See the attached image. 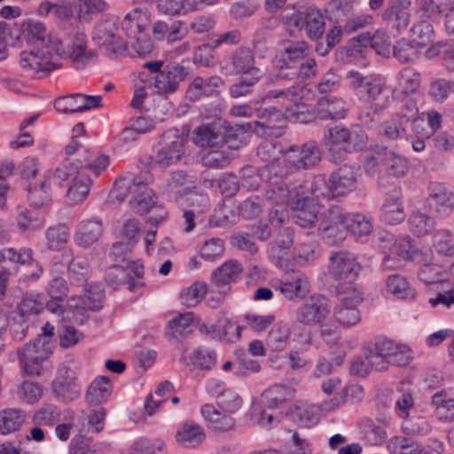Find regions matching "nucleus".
<instances>
[{
    "instance_id": "052dcab7",
    "label": "nucleus",
    "mask_w": 454,
    "mask_h": 454,
    "mask_svg": "<svg viewBox=\"0 0 454 454\" xmlns=\"http://www.w3.org/2000/svg\"><path fill=\"white\" fill-rule=\"evenodd\" d=\"M387 292L399 299L413 298L416 292L411 287L408 281L399 274L389 276L386 282Z\"/></svg>"
},
{
    "instance_id": "412c9836",
    "label": "nucleus",
    "mask_w": 454,
    "mask_h": 454,
    "mask_svg": "<svg viewBox=\"0 0 454 454\" xmlns=\"http://www.w3.org/2000/svg\"><path fill=\"white\" fill-rule=\"evenodd\" d=\"M336 197L345 196L356 189L358 185L359 168L343 165L330 176Z\"/></svg>"
},
{
    "instance_id": "09e8293b",
    "label": "nucleus",
    "mask_w": 454,
    "mask_h": 454,
    "mask_svg": "<svg viewBox=\"0 0 454 454\" xmlns=\"http://www.w3.org/2000/svg\"><path fill=\"white\" fill-rule=\"evenodd\" d=\"M144 179L131 175L120 176L114 183L112 195L120 202L125 200L129 195H135L138 186L142 184Z\"/></svg>"
},
{
    "instance_id": "e433bc0d",
    "label": "nucleus",
    "mask_w": 454,
    "mask_h": 454,
    "mask_svg": "<svg viewBox=\"0 0 454 454\" xmlns=\"http://www.w3.org/2000/svg\"><path fill=\"white\" fill-rule=\"evenodd\" d=\"M294 393V389L288 385L275 384L262 393V397L268 408L276 409L291 401Z\"/></svg>"
},
{
    "instance_id": "4468645a",
    "label": "nucleus",
    "mask_w": 454,
    "mask_h": 454,
    "mask_svg": "<svg viewBox=\"0 0 454 454\" xmlns=\"http://www.w3.org/2000/svg\"><path fill=\"white\" fill-rule=\"evenodd\" d=\"M189 74L188 70L178 63L166 65L162 70L156 74L154 87L158 94L167 95L175 92Z\"/></svg>"
},
{
    "instance_id": "f03ea898",
    "label": "nucleus",
    "mask_w": 454,
    "mask_h": 454,
    "mask_svg": "<svg viewBox=\"0 0 454 454\" xmlns=\"http://www.w3.org/2000/svg\"><path fill=\"white\" fill-rule=\"evenodd\" d=\"M261 176L266 186L265 199L271 204L284 206L289 203L290 190L286 184L287 170L278 163L267 164L261 168Z\"/></svg>"
},
{
    "instance_id": "f704fd0d",
    "label": "nucleus",
    "mask_w": 454,
    "mask_h": 454,
    "mask_svg": "<svg viewBox=\"0 0 454 454\" xmlns=\"http://www.w3.org/2000/svg\"><path fill=\"white\" fill-rule=\"evenodd\" d=\"M81 171L78 162L66 160L54 171L49 172L45 177L51 184L64 187L67 186Z\"/></svg>"
},
{
    "instance_id": "a211bd4d",
    "label": "nucleus",
    "mask_w": 454,
    "mask_h": 454,
    "mask_svg": "<svg viewBox=\"0 0 454 454\" xmlns=\"http://www.w3.org/2000/svg\"><path fill=\"white\" fill-rule=\"evenodd\" d=\"M411 5V0H390L382 13L383 20L390 27L403 31L410 25Z\"/></svg>"
},
{
    "instance_id": "bf43d9fd",
    "label": "nucleus",
    "mask_w": 454,
    "mask_h": 454,
    "mask_svg": "<svg viewBox=\"0 0 454 454\" xmlns=\"http://www.w3.org/2000/svg\"><path fill=\"white\" fill-rule=\"evenodd\" d=\"M45 297L43 294H27L18 307L20 317L26 319L28 316L39 314L43 309Z\"/></svg>"
},
{
    "instance_id": "423d86ee",
    "label": "nucleus",
    "mask_w": 454,
    "mask_h": 454,
    "mask_svg": "<svg viewBox=\"0 0 454 454\" xmlns=\"http://www.w3.org/2000/svg\"><path fill=\"white\" fill-rule=\"evenodd\" d=\"M51 353L48 343L42 335H38L33 341L27 343L18 350L20 367L27 375H39L42 364Z\"/></svg>"
},
{
    "instance_id": "e2e57ef3",
    "label": "nucleus",
    "mask_w": 454,
    "mask_h": 454,
    "mask_svg": "<svg viewBox=\"0 0 454 454\" xmlns=\"http://www.w3.org/2000/svg\"><path fill=\"white\" fill-rule=\"evenodd\" d=\"M290 329L286 324H277L268 334L267 346L274 351L283 350L290 337Z\"/></svg>"
},
{
    "instance_id": "6e6552de",
    "label": "nucleus",
    "mask_w": 454,
    "mask_h": 454,
    "mask_svg": "<svg viewBox=\"0 0 454 454\" xmlns=\"http://www.w3.org/2000/svg\"><path fill=\"white\" fill-rule=\"evenodd\" d=\"M346 78L356 97L364 102L377 100L385 87L384 79L376 74L364 75L358 71H349Z\"/></svg>"
},
{
    "instance_id": "864d4df0",
    "label": "nucleus",
    "mask_w": 454,
    "mask_h": 454,
    "mask_svg": "<svg viewBox=\"0 0 454 454\" xmlns=\"http://www.w3.org/2000/svg\"><path fill=\"white\" fill-rule=\"evenodd\" d=\"M425 257L426 255L421 258L422 262L418 263L420 265L418 271V278L419 280L427 285L442 282L443 277L442 269L439 264L432 262L433 253L431 252V255L428 260H426Z\"/></svg>"
},
{
    "instance_id": "de8ad7c7",
    "label": "nucleus",
    "mask_w": 454,
    "mask_h": 454,
    "mask_svg": "<svg viewBox=\"0 0 454 454\" xmlns=\"http://www.w3.org/2000/svg\"><path fill=\"white\" fill-rule=\"evenodd\" d=\"M348 136V129L339 125L331 127L325 133L324 145L330 152H346Z\"/></svg>"
},
{
    "instance_id": "a878e982",
    "label": "nucleus",
    "mask_w": 454,
    "mask_h": 454,
    "mask_svg": "<svg viewBox=\"0 0 454 454\" xmlns=\"http://www.w3.org/2000/svg\"><path fill=\"white\" fill-rule=\"evenodd\" d=\"M222 85L223 80L219 76H197L189 84L186 97L192 101H196L202 97H209L215 94L217 89Z\"/></svg>"
},
{
    "instance_id": "5fc2aeb1",
    "label": "nucleus",
    "mask_w": 454,
    "mask_h": 454,
    "mask_svg": "<svg viewBox=\"0 0 454 454\" xmlns=\"http://www.w3.org/2000/svg\"><path fill=\"white\" fill-rule=\"evenodd\" d=\"M145 15L136 9L124 17L121 22L122 30L128 37L137 38L145 28Z\"/></svg>"
},
{
    "instance_id": "393cba45",
    "label": "nucleus",
    "mask_w": 454,
    "mask_h": 454,
    "mask_svg": "<svg viewBox=\"0 0 454 454\" xmlns=\"http://www.w3.org/2000/svg\"><path fill=\"white\" fill-rule=\"evenodd\" d=\"M257 116L263 121L247 122L241 126V129L246 131L251 130L258 135H271V129L275 127L280 128L281 126L278 125V123L284 121L281 111L277 110L274 107L259 110Z\"/></svg>"
},
{
    "instance_id": "0eeeda50",
    "label": "nucleus",
    "mask_w": 454,
    "mask_h": 454,
    "mask_svg": "<svg viewBox=\"0 0 454 454\" xmlns=\"http://www.w3.org/2000/svg\"><path fill=\"white\" fill-rule=\"evenodd\" d=\"M117 30L114 20H106L98 22L92 32L93 42L111 58L121 55L127 50V43L117 35Z\"/></svg>"
},
{
    "instance_id": "2f4dec72",
    "label": "nucleus",
    "mask_w": 454,
    "mask_h": 454,
    "mask_svg": "<svg viewBox=\"0 0 454 454\" xmlns=\"http://www.w3.org/2000/svg\"><path fill=\"white\" fill-rule=\"evenodd\" d=\"M381 220L388 224H398L402 223L406 214L400 192L387 196L381 207Z\"/></svg>"
},
{
    "instance_id": "4d7b16f0",
    "label": "nucleus",
    "mask_w": 454,
    "mask_h": 454,
    "mask_svg": "<svg viewBox=\"0 0 454 454\" xmlns=\"http://www.w3.org/2000/svg\"><path fill=\"white\" fill-rule=\"evenodd\" d=\"M345 223L347 231L357 238L368 236L372 230L371 220L361 214H345Z\"/></svg>"
},
{
    "instance_id": "9b49d317",
    "label": "nucleus",
    "mask_w": 454,
    "mask_h": 454,
    "mask_svg": "<svg viewBox=\"0 0 454 454\" xmlns=\"http://www.w3.org/2000/svg\"><path fill=\"white\" fill-rule=\"evenodd\" d=\"M329 312L330 309L325 296L314 294L297 308L295 320L301 325L313 326L325 321Z\"/></svg>"
},
{
    "instance_id": "13d9d810",
    "label": "nucleus",
    "mask_w": 454,
    "mask_h": 454,
    "mask_svg": "<svg viewBox=\"0 0 454 454\" xmlns=\"http://www.w3.org/2000/svg\"><path fill=\"white\" fill-rule=\"evenodd\" d=\"M204 437L203 429L192 422L184 424L176 433V440L185 447L200 443Z\"/></svg>"
},
{
    "instance_id": "a18cd8bd",
    "label": "nucleus",
    "mask_w": 454,
    "mask_h": 454,
    "mask_svg": "<svg viewBox=\"0 0 454 454\" xmlns=\"http://www.w3.org/2000/svg\"><path fill=\"white\" fill-rule=\"evenodd\" d=\"M279 291L286 298H302L309 291L308 278L301 272H295L292 280L283 282L279 286Z\"/></svg>"
},
{
    "instance_id": "4be33fe9",
    "label": "nucleus",
    "mask_w": 454,
    "mask_h": 454,
    "mask_svg": "<svg viewBox=\"0 0 454 454\" xmlns=\"http://www.w3.org/2000/svg\"><path fill=\"white\" fill-rule=\"evenodd\" d=\"M103 232V223L99 218L85 219L77 224L74 240L77 246L87 248L98 242Z\"/></svg>"
},
{
    "instance_id": "9d476101",
    "label": "nucleus",
    "mask_w": 454,
    "mask_h": 454,
    "mask_svg": "<svg viewBox=\"0 0 454 454\" xmlns=\"http://www.w3.org/2000/svg\"><path fill=\"white\" fill-rule=\"evenodd\" d=\"M318 231L322 239L330 246L344 240L347 228L343 209L339 206L330 207L320 220Z\"/></svg>"
},
{
    "instance_id": "aec40b11",
    "label": "nucleus",
    "mask_w": 454,
    "mask_h": 454,
    "mask_svg": "<svg viewBox=\"0 0 454 454\" xmlns=\"http://www.w3.org/2000/svg\"><path fill=\"white\" fill-rule=\"evenodd\" d=\"M427 200V206L440 216H447L454 210V193L442 184H432Z\"/></svg>"
},
{
    "instance_id": "39448f33",
    "label": "nucleus",
    "mask_w": 454,
    "mask_h": 454,
    "mask_svg": "<svg viewBox=\"0 0 454 454\" xmlns=\"http://www.w3.org/2000/svg\"><path fill=\"white\" fill-rule=\"evenodd\" d=\"M184 137L176 128L164 131L160 140V148L157 151L154 164L167 168L179 161L184 153Z\"/></svg>"
},
{
    "instance_id": "a19ab883",
    "label": "nucleus",
    "mask_w": 454,
    "mask_h": 454,
    "mask_svg": "<svg viewBox=\"0 0 454 454\" xmlns=\"http://www.w3.org/2000/svg\"><path fill=\"white\" fill-rule=\"evenodd\" d=\"M63 256L67 260V272L71 284L75 286L85 284L88 273L86 260L74 258L72 249L64 250Z\"/></svg>"
},
{
    "instance_id": "1a4fd4ad",
    "label": "nucleus",
    "mask_w": 454,
    "mask_h": 454,
    "mask_svg": "<svg viewBox=\"0 0 454 454\" xmlns=\"http://www.w3.org/2000/svg\"><path fill=\"white\" fill-rule=\"evenodd\" d=\"M309 47L304 40L285 39L278 43V50L272 59L274 67L281 73L289 70L301 60L306 59Z\"/></svg>"
},
{
    "instance_id": "f257e3e1",
    "label": "nucleus",
    "mask_w": 454,
    "mask_h": 454,
    "mask_svg": "<svg viewBox=\"0 0 454 454\" xmlns=\"http://www.w3.org/2000/svg\"><path fill=\"white\" fill-rule=\"evenodd\" d=\"M22 34L27 43L35 46L29 51H22L20 66L36 73H49L56 68L51 61L53 54H59L61 42L57 37L48 35L43 23L28 20L22 24Z\"/></svg>"
},
{
    "instance_id": "69168bd1",
    "label": "nucleus",
    "mask_w": 454,
    "mask_h": 454,
    "mask_svg": "<svg viewBox=\"0 0 454 454\" xmlns=\"http://www.w3.org/2000/svg\"><path fill=\"white\" fill-rule=\"evenodd\" d=\"M157 10L165 15L176 16L192 10L191 0H158Z\"/></svg>"
},
{
    "instance_id": "473e14b6",
    "label": "nucleus",
    "mask_w": 454,
    "mask_h": 454,
    "mask_svg": "<svg viewBox=\"0 0 454 454\" xmlns=\"http://www.w3.org/2000/svg\"><path fill=\"white\" fill-rule=\"evenodd\" d=\"M393 254H396L400 259L411 260L415 263H419L422 257L426 255L428 260L431 255V249H419L412 244L410 237H399L396 239L393 247Z\"/></svg>"
},
{
    "instance_id": "ddd939ff",
    "label": "nucleus",
    "mask_w": 454,
    "mask_h": 454,
    "mask_svg": "<svg viewBox=\"0 0 454 454\" xmlns=\"http://www.w3.org/2000/svg\"><path fill=\"white\" fill-rule=\"evenodd\" d=\"M286 162L293 168L306 169L316 166L320 160V150L313 141L301 145H291L285 152Z\"/></svg>"
},
{
    "instance_id": "20e7f679",
    "label": "nucleus",
    "mask_w": 454,
    "mask_h": 454,
    "mask_svg": "<svg viewBox=\"0 0 454 454\" xmlns=\"http://www.w3.org/2000/svg\"><path fill=\"white\" fill-rule=\"evenodd\" d=\"M59 55H63L71 66L77 69H83L97 62L98 54L95 50L88 48V40L84 32H74L66 50H60Z\"/></svg>"
},
{
    "instance_id": "37998d69",
    "label": "nucleus",
    "mask_w": 454,
    "mask_h": 454,
    "mask_svg": "<svg viewBox=\"0 0 454 454\" xmlns=\"http://www.w3.org/2000/svg\"><path fill=\"white\" fill-rule=\"evenodd\" d=\"M432 404L441 419L454 420V390L443 389L432 396Z\"/></svg>"
},
{
    "instance_id": "f3484780",
    "label": "nucleus",
    "mask_w": 454,
    "mask_h": 454,
    "mask_svg": "<svg viewBox=\"0 0 454 454\" xmlns=\"http://www.w3.org/2000/svg\"><path fill=\"white\" fill-rule=\"evenodd\" d=\"M360 265L356 256L346 251L333 253L330 257L329 272L335 279H354L359 273Z\"/></svg>"
},
{
    "instance_id": "c85d7f7f",
    "label": "nucleus",
    "mask_w": 454,
    "mask_h": 454,
    "mask_svg": "<svg viewBox=\"0 0 454 454\" xmlns=\"http://www.w3.org/2000/svg\"><path fill=\"white\" fill-rule=\"evenodd\" d=\"M231 67L236 74L262 76L261 69L255 67L253 51L247 47H239L232 53Z\"/></svg>"
},
{
    "instance_id": "49530a36",
    "label": "nucleus",
    "mask_w": 454,
    "mask_h": 454,
    "mask_svg": "<svg viewBox=\"0 0 454 454\" xmlns=\"http://www.w3.org/2000/svg\"><path fill=\"white\" fill-rule=\"evenodd\" d=\"M111 394V382L106 376L96 378L86 392V401L90 404H100L107 400Z\"/></svg>"
},
{
    "instance_id": "c03bdc74",
    "label": "nucleus",
    "mask_w": 454,
    "mask_h": 454,
    "mask_svg": "<svg viewBox=\"0 0 454 454\" xmlns=\"http://www.w3.org/2000/svg\"><path fill=\"white\" fill-rule=\"evenodd\" d=\"M52 390L59 399L68 403L79 396L82 388L75 377H66L55 380Z\"/></svg>"
},
{
    "instance_id": "0e129e2a",
    "label": "nucleus",
    "mask_w": 454,
    "mask_h": 454,
    "mask_svg": "<svg viewBox=\"0 0 454 454\" xmlns=\"http://www.w3.org/2000/svg\"><path fill=\"white\" fill-rule=\"evenodd\" d=\"M16 220L20 231H35L43 229L45 223L41 215L27 209L20 210Z\"/></svg>"
},
{
    "instance_id": "4c0bfd02",
    "label": "nucleus",
    "mask_w": 454,
    "mask_h": 454,
    "mask_svg": "<svg viewBox=\"0 0 454 454\" xmlns=\"http://www.w3.org/2000/svg\"><path fill=\"white\" fill-rule=\"evenodd\" d=\"M421 48L407 38H401L393 44L391 53L393 57L402 64L413 63L419 59Z\"/></svg>"
},
{
    "instance_id": "7c9ffc66",
    "label": "nucleus",
    "mask_w": 454,
    "mask_h": 454,
    "mask_svg": "<svg viewBox=\"0 0 454 454\" xmlns=\"http://www.w3.org/2000/svg\"><path fill=\"white\" fill-rule=\"evenodd\" d=\"M296 204L292 215L294 223L302 228L312 226L319 214V205L309 198L298 200Z\"/></svg>"
},
{
    "instance_id": "b1692460",
    "label": "nucleus",
    "mask_w": 454,
    "mask_h": 454,
    "mask_svg": "<svg viewBox=\"0 0 454 454\" xmlns=\"http://www.w3.org/2000/svg\"><path fill=\"white\" fill-rule=\"evenodd\" d=\"M230 129H226V132L223 134L215 124H207L197 127L192 131V141L195 145L200 147H215L227 142L228 138L232 136Z\"/></svg>"
},
{
    "instance_id": "6ab92c4d",
    "label": "nucleus",
    "mask_w": 454,
    "mask_h": 454,
    "mask_svg": "<svg viewBox=\"0 0 454 454\" xmlns=\"http://www.w3.org/2000/svg\"><path fill=\"white\" fill-rule=\"evenodd\" d=\"M195 180L192 176L183 170L173 171L169 174L163 186V193L170 200H178L190 193L195 188Z\"/></svg>"
},
{
    "instance_id": "79ce46f5",
    "label": "nucleus",
    "mask_w": 454,
    "mask_h": 454,
    "mask_svg": "<svg viewBox=\"0 0 454 454\" xmlns=\"http://www.w3.org/2000/svg\"><path fill=\"white\" fill-rule=\"evenodd\" d=\"M194 319L192 312L181 313L168 324L166 335L168 339L183 340L192 332V324Z\"/></svg>"
},
{
    "instance_id": "72a5a7b5",
    "label": "nucleus",
    "mask_w": 454,
    "mask_h": 454,
    "mask_svg": "<svg viewBox=\"0 0 454 454\" xmlns=\"http://www.w3.org/2000/svg\"><path fill=\"white\" fill-rule=\"evenodd\" d=\"M151 177H145L144 182L133 197L129 200L131 207L138 214H147L152 207L157 204V196L155 192L147 186Z\"/></svg>"
},
{
    "instance_id": "2eb2a0df",
    "label": "nucleus",
    "mask_w": 454,
    "mask_h": 454,
    "mask_svg": "<svg viewBox=\"0 0 454 454\" xmlns=\"http://www.w3.org/2000/svg\"><path fill=\"white\" fill-rule=\"evenodd\" d=\"M372 347L375 349V352L380 353L392 365L405 366L412 359L411 350L408 346L396 343L384 337L377 338Z\"/></svg>"
},
{
    "instance_id": "58836bf2",
    "label": "nucleus",
    "mask_w": 454,
    "mask_h": 454,
    "mask_svg": "<svg viewBox=\"0 0 454 454\" xmlns=\"http://www.w3.org/2000/svg\"><path fill=\"white\" fill-rule=\"evenodd\" d=\"M301 63L299 65H294L289 70H283L281 73H278L276 74V78L281 80H307L314 77L317 73V62L312 58H308L303 59Z\"/></svg>"
},
{
    "instance_id": "cd10ccee",
    "label": "nucleus",
    "mask_w": 454,
    "mask_h": 454,
    "mask_svg": "<svg viewBox=\"0 0 454 454\" xmlns=\"http://www.w3.org/2000/svg\"><path fill=\"white\" fill-rule=\"evenodd\" d=\"M104 297V289L101 286H90V288L86 290V293L75 301L74 304H71L70 307L74 309V314H80L84 318H87L88 316L85 315L86 311L99 310L103 307Z\"/></svg>"
},
{
    "instance_id": "338daca9",
    "label": "nucleus",
    "mask_w": 454,
    "mask_h": 454,
    "mask_svg": "<svg viewBox=\"0 0 454 454\" xmlns=\"http://www.w3.org/2000/svg\"><path fill=\"white\" fill-rule=\"evenodd\" d=\"M191 361L200 370H211L216 364V353L214 349L200 347L191 355Z\"/></svg>"
},
{
    "instance_id": "774afa93",
    "label": "nucleus",
    "mask_w": 454,
    "mask_h": 454,
    "mask_svg": "<svg viewBox=\"0 0 454 454\" xmlns=\"http://www.w3.org/2000/svg\"><path fill=\"white\" fill-rule=\"evenodd\" d=\"M410 231L418 237L427 234L434 228V220L426 214L412 212L408 220Z\"/></svg>"
},
{
    "instance_id": "f8f14e48",
    "label": "nucleus",
    "mask_w": 454,
    "mask_h": 454,
    "mask_svg": "<svg viewBox=\"0 0 454 454\" xmlns=\"http://www.w3.org/2000/svg\"><path fill=\"white\" fill-rule=\"evenodd\" d=\"M387 449L390 454H441L443 445L439 441L423 445L413 438L397 435L388 441Z\"/></svg>"
},
{
    "instance_id": "7ed1b4c3",
    "label": "nucleus",
    "mask_w": 454,
    "mask_h": 454,
    "mask_svg": "<svg viewBox=\"0 0 454 454\" xmlns=\"http://www.w3.org/2000/svg\"><path fill=\"white\" fill-rule=\"evenodd\" d=\"M286 23L298 29L303 28L311 40H321L325 32L324 15L320 9L314 5L300 7L286 18Z\"/></svg>"
},
{
    "instance_id": "5701e85b",
    "label": "nucleus",
    "mask_w": 454,
    "mask_h": 454,
    "mask_svg": "<svg viewBox=\"0 0 454 454\" xmlns=\"http://www.w3.org/2000/svg\"><path fill=\"white\" fill-rule=\"evenodd\" d=\"M243 267L237 260L226 261L212 273V282L219 289L220 294L230 290V284L237 282L242 274Z\"/></svg>"
},
{
    "instance_id": "ea45409f",
    "label": "nucleus",
    "mask_w": 454,
    "mask_h": 454,
    "mask_svg": "<svg viewBox=\"0 0 454 454\" xmlns=\"http://www.w3.org/2000/svg\"><path fill=\"white\" fill-rule=\"evenodd\" d=\"M319 119H342L346 116V103L340 98H321L317 106Z\"/></svg>"
},
{
    "instance_id": "8fccbe9b",
    "label": "nucleus",
    "mask_w": 454,
    "mask_h": 454,
    "mask_svg": "<svg viewBox=\"0 0 454 454\" xmlns=\"http://www.w3.org/2000/svg\"><path fill=\"white\" fill-rule=\"evenodd\" d=\"M27 418L26 412L20 409H5L0 412V434H8L20 428Z\"/></svg>"
},
{
    "instance_id": "c9c22d12",
    "label": "nucleus",
    "mask_w": 454,
    "mask_h": 454,
    "mask_svg": "<svg viewBox=\"0 0 454 454\" xmlns=\"http://www.w3.org/2000/svg\"><path fill=\"white\" fill-rule=\"evenodd\" d=\"M200 412L209 427L215 431L226 432L235 427V420L231 416L223 414L212 404H204Z\"/></svg>"
},
{
    "instance_id": "3c124183",
    "label": "nucleus",
    "mask_w": 454,
    "mask_h": 454,
    "mask_svg": "<svg viewBox=\"0 0 454 454\" xmlns=\"http://www.w3.org/2000/svg\"><path fill=\"white\" fill-rule=\"evenodd\" d=\"M110 163L109 156L99 152L86 151L82 160H79L80 169L85 168L99 176Z\"/></svg>"
},
{
    "instance_id": "603ef678",
    "label": "nucleus",
    "mask_w": 454,
    "mask_h": 454,
    "mask_svg": "<svg viewBox=\"0 0 454 454\" xmlns=\"http://www.w3.org/2000/svg\"><path fill=\"white\" fill-rule=\"evenodd\" d=\"M90 184L91 179L90 176L81 171L67 185V196L73 202L79 203L88 196Z\"/></svg>"
},
{
    "instance_id": "680f3d73",
    "label": "nucleus",
    "mask_w": 454,
    "mask_h": 454,
    "mask_svg": "<svg viewBox=\"0 0 454 454\" xmlns=\"http://www.w3.org/2000/svg\"><path fill=\"white\" fill-rule=\"evenodd\" d=\"M206 294V283L196 281L182 291L180 294L181 303L188 308H193L204 299Z\"/></svg>"
},
{
    "instance_id": "c756f323",
    "label": "nucleus",
    "mask_w": 454,
    "mask_h": 454,
    "mask_svg": "<svg viewBox=\"0 0 454 454\" xmlns=\"http://www.w3.org/2000/svg\"><path fill=\"white\" fill-rule=\"evenodd\" d=\"M420 74L411 67H404L398 74L399 88L394 90L393 98L403 100L413 94L419 87Z\"/></svg>"
},
{
    "instance_id": "bb28decb",
    "label": "nucleus",
    "mask_w": 454,
    "mask_h": 454,
    "mask_svg": "<svg viewBox=\"0 0 454 454\" xmlns=\"http://www.w3.org/2000/svg\"><path fill=\"white\" fill-rule=\"evenodd\" d=\"M294 244V232L290 228L279 230L278 235L270 242L268 256L276 265H281Z\"/></svg>"
},
{
    "instance_id": "6e6d98bb",
    "label": "nucleus",
    "mask_w": 454,
    "mask_h": 454,
    "mask_svg": "<svg viewBox=\"0 0 454 454\" xmlns=\"http://www.w3.org/2000/svg\"><path fill=\"white\" fill-rule=\"evenodd\" d=\"M383 153H385L384 168L387 174L396 178L403 176L409 169L406 159L388 150L387 147L383 150Z\"/></svg>"
},
{
    "instance_id": "dca6fc26",
    "label": "nucleus",
    "mask_w": 454,
    "mask_h": 454,
    "mask_svg": "<svg viewBox=\"0 0 454 454\" xmlns=\"http://www.w3.org/2000/svg\"><path fill=\"white\" fill-rule=\"evenodd\" d=\"M363 301L362 294L353 290L351 294L341 298L333 309L335 320L345 327L355 325L361 320L358 304Z\"/></svg>"
}]
</instances>
